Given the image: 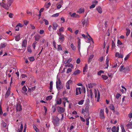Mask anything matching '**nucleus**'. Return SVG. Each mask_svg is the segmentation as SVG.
<instances>
[{"mask_svg":"<svg viewBox=\"0 0 132 132\" xmlns=\"http://www.w3.org/2000/svg\"><path fill=\"white\" fill-rule=\"evenodd\" d=\"M81 92L84 93H85L86 89L84 87H82L81 88L80 87L77 88L76 89V95H77L80 94Z\"/></svg>","mask_w":132,"mask_h":132,"instance_id":"f257e3e1","label":"nucleus"},{"mask_svg":"<svg viewBox=\"0 0 132 132\" xmlns=\"http://www.w3.org/2000/svg\"><path fill=\"white\" fill-rule=\"evenodd\" d=\"M89 106L87 105L85 107L84 109H82V113H83L85 116L86 117L89 116Z\"/></svg>","mask_w":132,"mask_h":132,"instance_id":"f03ea898","label":"nucleus"},{"mask_svg":"<svg viewBox=\"0 0 132 132\" xmlns=\"http://www.w3.org/2000/svg\"><path fill=\"white\" fill-rule=\"evenodd\" d=\"M60 120V119L56 117L53 118L52 122L55 126H57L59 125Z\"/></svg>","mask_w":132,"mask_h":132,"instance_id":"7ed1b4c3","label":"nucleus"},{"mask_svg":"<svg viewBox=\"0 0 132 132\" xmlns=\"http://www.w3.org/2000/svg\"><path fill=\"white\" fill-rule=\"evenodd\" d=\"M7 2L5 0H3L2 2L0 3L1 6L6 9H8L9 6L7 4H6Z\"/></svg>","mask_w":132,"mask_h":132,"instance_id":"20e7f679","label":"nucleus"},{"mask_svg":"<svg viewBox=\"0 0 132 132\" xmlns=\"http://www.w3.org/2000/svg\"><path fill=\"white\" fill-rule=\"evenodd\" d=\"M58 34L59 36V41L61 43L63 42L65 40V36L63 34H61V33Z\"/></svg>","mask_w":132,"mask_h":132,"instance_id":"39448f33","label":"nucleus"},{"mask_svg":"<svg viewBox=\"0 0 132 132\" xmlns=\"http://www.w3.org/2000/svg\"><path fill=\"white\" fill-rule=\"evenodd\" d=\"M99 116L101 119H102L105 118L104 113V110L101 109L99 113Z\"/></svg>","mask_w":132,"mask_h":132,"instance_id":"423d86ee","label":"nucleus"},{"mask_svg":"<svg viewBox=\"0 0 132 132\" xmlns=\"http://www.w3.org/2000/svg\"><path fill=\"white\" fill-rule=\"evenodd\" d=\"M57 110L60 113H63L65 111V109L62 107H57Z\"/></svg>","mask_w":132,"mask_h":132,"instance_id":"0eeeda50","label":"nucleus"},{"mask_svg":"<svg viewBox=\"0 0 132 132\" xmlns=\"http://www.w3.org/2000/svg\"><path fill=\"white\" fill-rule=\"evenodd\" d=\"M82 22L84 26H85L86 27L87 26L89 23V21L88 19L84 20L82 21Z\"/></svg>","mask_w":132,"mask_h":132,"instance_id":"6e6552de","label":"nucleus"},{"mask_svg":"<svg viewBox=\"0 0 132 132\" xmlns=\"http://www.w3.org/2000/svg\"><path fill=\"white\" fill-rule=\"evenodd\" d=\"M27 39H24L22 41V48H26L27 46Z\"/></svg>","mask_w":132,"mask_h":132,"instance_id":"1a4fd4ad","label":"nucleus"},{"mask_svg":"<svg viewBox=\"0 0 132 132\" xmlns=\"http://www.w3.org/2000/svg\"><path fill=\"white\" fill-rule=\"evenodd\" d=\"M16 110L17 111H20L22 110V106L21 104L19 103H18L16 106Z\"/></svg>","mask_w":132,"mask_h":132,"instance_id":"9d476101","label":"nucleus"},{"mask_svg":"<svg viewBox=\"0 0 132 132\" xmlns=\"http://www.w3.org/2000/svg\"><path fill=\"white\" fill-rule=\"evenodd\" d=\"M88 36L89 37V38H88V37L87 36H86L84 34H82V36L84 38H86L87 39H88L89 40V41H93V39L89 35H88Z\"/></svg>","mask_w":132,"mask_h":132,"instance_id":"9b49d317","label":"nucleus"},{"mask_svg":"<svg viewBox=\"0 0 132 132\" xmlns=\"http://www.w3.org/2000/svg\"><path fill=\"white\" fill-rule=\"evenodd\" d=\"M119 130V127L117 126L116 128L115 126H113L112 129V131L113 132H118Z\"/></svg>","mask_w":132,"mask_h":132,"instance_id":"f8f14e48","label":"nucleus"},{"mask_svg":"<svg viewBox=\"0 0 132 132\" xmlns=\"http://www.w3.org/2000/svg\"><path fill=\"white\" fill-rule=\"evenodd\" d=\"M34 37L36 41H38L40 38L41 36L40 35L37 34L35 35L34 36Z\"/></svg>","mask_w":132,"mask_h":132,"instance_id":"ddd939ff","label":"nucleus"},{"mask_svg":"<svg viewBox=\"0 0 132 132\" xmlns=\"http://www.w3.org/2000/svg\"><path fill=\"white\" fill-rule=\"evenodd\" d=\"M63 1H61L60 2L57 4V7L58 9H60L62 5H63Z\"/></svg>","mask_w":132,"mask_h":132,"instance_id":"4468645a","label":"nucleus"},{"mask_svg":"<svg viewBox=\"0 0 132 132\" xmlns=\"http://www.w3.org/2000/svg\"><path fill=\"white\" fill-rule=\"evenodd\" d=\"M116 56L118 58H122L123 57V55L121 53H119L118 52H117L116 54Z\"/></svg>","mask_w":132,"mask_h":132,"instance_id":"2eb2a0df","label":"nucleus"},{"mask_svg":"<svg viewBox=\"0 0 132 132\" xmlns=\"http://www.w3.org/2000/svg\"><path fill=\"white\" fill-rule=\"evenodd\" d=\"M53 29L54 30H56L58 26V24L55 22H54L53 23Z\"/></svg>","mask_w":132,"mask_h":132,"instance_id":"dca6fc26","label":"nucleus"},{"mask_svg":"<svg viewBox=\"0 0 132 132\" xmlns=\"http://www.w3.org/2000/svg\"><path fill=\"white\" fill-rule=\"evenodd\" d=\"M77 12L79 14L84 13V8H81L79 9L77 11Z\"/></svg>","mask_w":132,"mask_h":132,"instance_id":"f3484780","label":"nucleus"},{"mask_svg":"<svg viewBox=\"0 0 132 132\" xmlns=\"http://www.w3.org/2000/svg\"><path fill=\"white\" fill-rule=\"evenodd\" d=\"M71 17L76 18H78L79 17V15L78 14H76L75 13H74L71 15Z\"/></svg>","mask_w":132,"mask_h":132,"instance_id":"a211bd4d","label":"nucleus"},{"mask_svg":"<svg viewBox=\"0 0 132 132\" xmlns=\"http://www.w3.org/2000/svg\"><path fill=\"white\" fill-rule=\"evenodd\" d=\"M53 84V83L52 81H51L50 82L49 89L51 92V91L52 90Z\"/></svg>","mask_w":132,"mask_h":132,"instance_id":"6ab92c4d","label":"nucleus"},{"mask_svg":"<svg viewBox=\"0 0 132 132\" xmlns=\"http://www.w3.org/2000/svg\"><path fill=\"white\" fill-rule=\"evenodd\" d=\"M109 108L111 110H112L114 112L115 111V108L113 104H110L109 106Z\"/></svg>","mask_w":132,"mask_h":132,"instance_id":"aec40b11","label":"nucleus"},{"mask_svg":"<svg viewBox=\"0 0 132 132\" xmlns=\"http://www.w3.org/2000/svg\"><path fill=\"white\" fill-rule=\"evenodd\" d=\"M97 11L100 13H101L102 12V10L100 6H98L96 8Z\"/></svg>","mask_w":132,"mask_h":132,"instance_id":"412c9836","label":"nucleus"},{"mask_svg":"<svg viewBox=\"0 0 132 132\" xmlns=\"http://www.w3.org/2000/svg\"><path fill=\"white\" fill-rule=\"evenodd\" d=\"M23 128V125L22 124H21L20 126V129H18V130L17 131V132H22Z\"/></svg>","mask_w":132,"mask_h":132,"instance_id":"4be33fe9","label":"nucleus"},{"mask_svg":"<svg viewBox=\"0 0 132 132\" xmlns=\"http://www.w3.org/2000/svg\"><path fill=\"white\" fill-rule=\"evenodd\" d=\"M94 55H91L89 58L88 62V63H90L91 61L92 60L94 57Z\"/></svg>","mask_w":132,"mask_h":132,"instance_id":"5701e85b","label":"nucleus"},{"mask_svg":"<svg viewBox=\"0 0 132 132\" xmlns=\"http://www.w3.org/2000/svg\"><path fill=\"white\" fill-rule=\"evenodd\" d=\"M132 123L131 122H129V123L127 124V127L128 129H131L132 128Z\"/></svg>","mask_w":132,"mask_h":132,"instance_id":"b1692460","label":"nucleus"},{"mask_svg":"<svg viewBox=\"0 0 132 132\" xmlns=\"http://www.w3.org/2000/svg\"><path fill=\"white\" fill-rule=\"evenodd\" d=\"M20 35H17L15 36V39L16 41H18L20 39Z\"/></svg>","mask_w":132,"mask_h":132,"instance_id":"393cba45","label":"nucleus"},{"mask_svg":"<svg viewBox=\"0 0 132 132\" xmlns=\"http://www.w3.org/2000/svg\"><path fill=\"white\" fill-rule=\"evenodd\" d=\"M7 3L8 4L9 7L11 6V5L13 2V0H9V1H7Z\"/></svg>","mask_w":132,"mask_h":132,"instance_id":"a878e982","label":"nucleus"},{"mask_svg":"<svg viewBox=\"0 0 132 132\" xmlns=\"http://www.w3.org/2000/svg\"><path fill=\"white\" fill-rule=\"evenodd\" d=\"M78 49L79 52H80L79 50L80 47V39H79L78 41Z\"/></svg>","mask_w":132,"mask_h":132,"instance_id":"bb28decb","label":"nucleus"},{"mask_svg":"<svg viewBox=\"0 0 132 132\" xmlns=\"http://www.w3.org/2000/svg\"><path fill=\"white\" fill-rule=\"evenodd\" d=\"M126 30L127 32H126V36H128L130 34V31L129 29L126 28Z\"/></svg>","mask_w":132,"mask_h":132,"instance_id":"cd10ccee","label":"nucleus"},{"mask_svg":"<svg viewBox=\"0 0 132 132\" xmlns=\"http://www.w3.org/2000/svg\"><path fill=\"white\" fill-rule=\"evenodd\" d=\"M80 71L78 70H77L75 71L73 73V75H77L78 74H79L80 73Z\"/></svg>","mask_w":132,"mask_h":132,"instance_id":"c85d7f7f","label":"nucleus"},{"mask_svg":"<svg viewBox=\"0 0 132 132\" xmlns=\"http://www.w3.org/2000/svg\"><path fill=\"white\" fill-rule=\"evenodd\" d=\"M116 46L115 44L113 41L112 40V49H114Z\"/></svg>","mask_w":132,"mask_h":132,"instance_id":"c756f323","label":"nucleus"},{"mask_svg":"<svg viewBox=\"0 0 132 132\" xmlns=\"http://www.w3.org/2000/svg\"><path fill=\"white\" fill-rule=\"evenodd\" d=\"M106 66L105 67V68L107 69V68L109 66V60L108 59H106Z\"/></svg>","mask_w":132,"mask_h":132,"instance_id":"7c9ffc66","label":"nucleus"},{"mask_svg":"<svg viewBox=\"0 0 132 132\" xmlns=\"http://www.w3.org/2000/svg\"><path fill=\"white\" fill-rule=\"evenodd\" d=\"M10 94V92L6 91L5 95V98H7L9 96Z\"/></svg>","mask_w":132,"mask_h":132,"instance_id":"2f4dec72","label":"nucleus"},{"mask_svg":"<svg viewBox=\"0 0 132 132\" xmlns=\"http://www.w3.org/2000/svg\"><path fill=\"white\" fill-rule=\"evenodd\" d=\"M61 84H58L57 83L56 84V88L59 89L60 90L61 89V87H60Z\"/></svg>","mask_w":132,"mask_h":132,"instance_id":"473e14b6","label":"nucleus"},{"mask_svg":"<svg viewBox=\"0 0 132 132\" xmlns=\"http://www.w3.org/2000/svg\"><path fill=\"white\" fill-rule=\"evenodd\" d=\"M70 46L72 50H73L75 51L76 50L75 46L73 45V44L72 43L71 44Z\"/></svg>","mask_w":132,"mask_h":132,"instance_id":"72a5a7b5","label":"nucleus"},{"mask_svg":"<svg viewBox=\"0 0 132 132\" xmlns=\"http://www.w3.org/2000/svg\"><path fill=\"white\" fill-rule=\"evenodd\" d=\"M123 70H124V68L123 65H121L119 68V71L122 72Z\"/></svg>","mask_w":132,"mask_h":132,"instance_id":"f704fd0d","label":"nucleus"},{"mask_svg":"<svg viewBox=\"0 0 132 132\" xmlns=\"http://www.w3.org/2000/svg\"><path fill=\"white\" fill-rule=\"evenodd\" d=\"M57 50L58 51H62V47L61 45H58L57 46Z\"/></svg>","mask_w":132,"mask_h":132,"instance_id":"c9c22d12","label":"nucleus"},{"mask_svg":"<svg viewBox=\"0 0 132 132\" xmlns=\"http://www.w3.org/2000/svg\"><path fill=\"white\" fill-rule=\"evenodd\" d=\"M35 87H31V88H28V91L29 92H31L32 90H35Z\"/></svg>","mask_w":132,"mask_h":132,"instance_id":"e433bc0d","label":"nucleus"},{"mask_svg":"<svg viewBox=\"0 0 132 132\" xmlns=\"http://www.w3.org/2000/svg\"><path fill=\"white\" fill-rule=\"evenodd\" d=\"M6 45L7 44L6 43H2L0 46L3 48L5 47Z\"/></svg>","mask_w":132,"mask_h":132,"instance_id":"4c0bfd02","label":"nucleus"},{"mask_svg":"<svg viewBox=\"0 0 132 132\" xmlns=\"http://www.w3.org/2000/svg\"><path fill=\"white\" fill-rule=\"evenodd\" d=\"M22 89L24 92H26L27 90V89L25 86L22 87Z\"/></svg>","mask_w":132,"mask_h":132,"instance_id":"58836bf2","label":"nucleus"},{"mask_svg":"<svg viewBox=\"0 0 132 132\" xmlns=\"http://www.w3.org/2000/svg\"><path fill=\"white\" fill-rule=\"evenodd\" d=\"M100 97V94L99 92L98 91V94L97 97V102H98L99 101V100Z\"/></svg>","mask_w":132,"mask_h":132,"instance_id":"ea45409f","label":"nucleus"},{"mask_svg":"<svg viewBox=\"0 0 132 132\" xmlns=\"http://www.w3.org/2000/svg\"><path fill=\"white\" fill-rule=\"evenodd\" d=\"M129 68L128 67H124V71L125 72H126L127 71H129Z\"/></svg>","mask_w":132,"mask_h":132,"instance_id":"a19ab883","label":"nucleus"},{"mask_svg":"<svg viewBox=\"0 0 132 132\" xmlns=\"http://www.w3.org/2000/svg\"><path fill=\"white\" fill-rule=\"evenodd\" d=\"M90 118V117H89L88 118H87L86 119V125H89V119Z\"/></svg>","mask_w":132,"mask_h":132,"instance_id":"79ce46f5","label":"nucleus"},{"mask_svg":"<svg viewBox=\"0 0 132 132\" xmlns=\"http://www.w3.org/2000/svg\"><path fill=\"white\" fill-rule=\"evenodd\" d=\"M84 102V100H81L79 101L78 102V104L79 105H82L83 104Z\"/></svg>","mask_w":132,"mask_h":132,"instance_id":"37998d69","label":"nucleus"},{"mask_svg":"<svg viewBox=\"0 0 132 132\" xmlns=\"http://www.w3.org/2000/svg\"><path fill=\"white\" fill-rule=\"evenodd\" d=\"M65 66L66 67H71V68H72L73 67V65L72 64L68 63L67 64L65 65Z\"/></svg>","mask_w":132,"mask_h":132,"instance_id":"c03bdc74","label":"nucleus"},{"mask_svg":"<svg viewBox=\"0 0 132 132\" xmlns=\"http://www.w3.org/2000/svg\"><path fill=\"white\" fill-rule=\"evenodd\" d=\"M3 113V112L2 110L1 107V103L0 104V115L2 114Z\"/></svg>","mask_w":132,"mask_h":132,"instance_id":"a18cd8bd","label":"nucleus"},{"mask_svg":"<svg viewBox=\"0 0 132 132\" xmlns=\"http://www.w3.org/2000/svg\"><path fill=\"white\" fill-rule=\"evenodd\" d=\"M102 77L104 80H106L108 78V77L107 76L102 75Z\"/></svg>","mask_w":132,"mask_h":132,"instance_id":"49530a36","label":"nucleus"},{"mask_svg":"<svg viewBox=\"0 0 132 132\" xmlns=\"http://www.w3.org/2000/svg\"><path fill=\"white\" fill-rule=\"evenodd\" d=\"M43 21L45 22V24L46 25H47L49 24V22L48 21L45 19H44Z\"/></svg>","mask_w":132,"mask_h":132,"instance_id":"de8ad7c7","label":"nucleus"},{"mask_svg":"<svg viewBox=\"0 0 132 132\" xmlns=\"http://www.w3.org/2000/svg\"><path fill=\"white\" fill-rule=\"evenodd\" d=\"M28 59L31 62L34 61V57H29Z\"/></svg>","mask_w":132,"mask_h":132,"instance_id":"09e8293b","label":"nucleus"},{"mask_svg":"<svg viewBox=\"0 0 132 132\" xmlns=\"http://www.w3.org/2000/svg\"><path fill=\"white\" fill-rule=\"evenodd\" d=\"M52 96L51 95L48 96L46 98V100H50L52 99Z\"/></svg>","mask_w":132,"mask_h":132,"instance_id":"8fccbe9b","label":"nucleus"},{"mask_svg":"<svg viewBox=\"0 0 132 132\" xmlns=\"http://www.w3.org/2000/svg\"><path fill=\"white\" fill-rule=\"evenodd\" d=\"M103 59L104 58L103 57L101 56L99 58L98 60L100 62H101L103 61Z\"/></svg>","mask_w":132,"mask_h":132,"instance_id":"3c124183","label":"nucleus"},{"mask_svg":"<svg viewBox=\"0 0 132 132\" xmlns=\"http://www.w3.org/2000/svg\"><path fill=\"white\" fill-rule=\"evenodd\" d=\"M2 125L3 126L4 128L6 127V123L4 122H3L2 123Z\"/></svg>","mask_w":132,"mask_h":132,"instance_id":"603ef678","label":"nucleus"},{"mask_svg":"<svg viewBox=\"0 0 132 132\" xmlns=\"http://www.w3.org/2000/svg\"><path fill=\"white\" fill-rule=\"evenodd\" d=\"M72 71V69L70 68H69L68 69L66 72L67 73H68L69 72H71Z\"/></svg>","mask_w":132,"mask_h":132,"instance_id":"864d4df0","label":"nucleus"},{"mask_svg":"<svg viewBox=\"0 0 132 132\" xmlns=\"http://www.w3.org/2000/svg\"><path fill=\"white\" fill-rule=\"evenodd\" d=\"M72 82V80H69L66 83L67 84H69V85H70V84H71Z\"/></svg>","mask_w":132,"mask_h":132,"instance_id":"5fc2aeb1","label":"nucleus"},{"mask_svg":"<svg viewBox=\"0 0 132 132\" xmlns=\"http://www.w3.org/2000/svg\"><path fill=\"white\" fill-rule=\"evenodd\" d=\"M96 5L95 4H93L92 5L90 6L89 8L90 9L94 8L95 7V6Z\"/></svg>","mask_w":132,"mask_h":132,"instance_id":"6e6d98bb","label":"nucleus"},{"mask_svg":"<svg viewBox=\"0 0 132 132\" xmlns=\"http://www.w3.org/2000/svg\"><path fill=\"white\" fill-rule=\"evenodd\" d=\"M59 13H57L56 14H53L52 15V17H57V16H58L59 15Z\"/></svg>","mask_w":132,"mask_h":132,"instance_id":"4d7b16f0","label":"nucleus"},{"mask_svg":"<svg viewBox=\"0 0 132 132\" xmlns=\"http://www.w3.org/2000/svg\"><path fill=\"white\" fill-rule=\"evenodd\" d=\"M121 96V95L120 94L118 93L116 95V97L117 99H118Z\"/></svg>","mask_w":132,"mask_h":132,"instance_id":"13d9d810","label":"nucleus"},{"mask_svg":"<svg viewBox=\"0 0 132 132\" xmlns=\"http://www.w3.org/2000/svg\"><path fill=\"white\" fill-rule=\"evenodd\" d=\"M61 102V99H60L59 101H57L56 102L57 104H60Z\"/></svg>","mask_w":132,"mask_h":132,"instance_id":"bf43d9fd","label":"nucleus"},{"mask_svg":"<svg viewBox=\"0 0 132 132\" xmlns=\"http://www.w3.org/2000/svg\"><path fill=\"white\" fill-rule=\"evenodd\" d=\"M51 5V3H48L46 5V7L47 8H48Z\"/></svg>","mask_w":132,"mask_h":132,"instance_id":"052dcab7","label":"nucleus"},{"mask_svg":"<svg viewBox=\"0 0 132 132\" xmlns=\"http://www.w3.org/2000/svg\"><path fill=\"white\" fill-rule=\"evenodd\" d=\"M66 87L67 89H70V85L66 83Z\"/></svg>","mask_w":132,"mask_h":132,"instance_id":"680f3d73","label":"nucleus"},{"mask_svg":"<svg viewBox=\"0 0 132 132\" xmlns=\"http://www.w3.org/2000/svg\"><path fill=\"white\" fill-rule=\"evenodd\" d=\"M117 44L119 45H122V44L120 40H118L117 41Z\"/></svg>","mask_w":132,"mask_h":132,"instance_id":"e2e57ef3","label":"nucleus"},{"mask_svg":"<svg viewBox=\"0 0 132 132\" xmlns=\"http://www.w3.org/2000/svg\"><path fill=\"white\" fill-rule=\"evenodd\" d=\"M48 30L50 31H52V27L51 25H50L48 28Z\"/></svg>","mask_w":132,"mask_h":132,"instance_id":"0e129e2a","label":"nucleus"},{"mask_svg":"<svg viewBox=\"0 0 132 132\" xmlns=\"http://www.w3.org/2000/svg\"><path fill=\"white\" fill-rule=\"evenodd\" d=\"M129 56V54H128L127 55L126 57H125L124 59V60H125L126 61L127 60V59L128 58Z\"/></svg>","mask_w":132,"mask_h":132,"instance_id":"69168bd1","label":"nucleus"},{"mask_svg":"<svg viewBox=\"0 0 132 132\" xmlns=\"http://www.w3.org/2000/svg\"><path fill=\"white\" fill-rule=\"evenodd\" d=\"M61 82L60 81V79H58L56 81V84H57V83L58 84H61Z\"/></svg>","mask_w":132,"mask_h":132,"instance_id":"338daca9","label":"nucleus"},{"mask_svg":"<svg viewBox=\"0 0 132 132\" xmlns=\"http://www.w3.org/2000/svg\"><path fill=\"white\" fill-rule=\"evenodd\" d=\"M27 14H29V15H32V13L30 12L29 11H27Z\"/></svg>","mask_w":132,"mask_h":132,"instance_id":"774afa93","label":"nucleus"}]
</instances>
